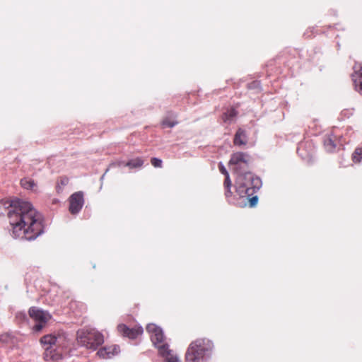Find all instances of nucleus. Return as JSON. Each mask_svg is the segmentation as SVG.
<instances>
[{
	"label": "nucleus",
	"instance_id": "f257e3e1",
	"mask_svg": "<svg viewBox=\"0 0 362 362\" xmlns=\"http://www.w3.org/2000/svg\"><path fill=\"white\" fill-rule=\"evenodd\" d=\"M8 218L13 235L16 238L32 240L43 233L42 216L28 202L13 201L8 211Z\"/></svg>",
	"mask_w": 362,
	"mask_h": 362
},
{
	"label": "nucleus",
	"instance_id": "f03ea898",
	"mask_svg": "<svg viewBox=\"0 0 362 362\" xmlns=\"http://www.w3.org/2000/svg\"><path fill=\"white\" fill-rule=\"evenodd\" d=\"M40 343L47 346L43 354L44 359L54 362L62 358L63 350L69 344L68 339L64 333L45 335L40 339Z\"/></svg>",
	"mask_w": 362,
	"mask_h": 362
},
{
	"label": "nucleus",
	"instance_id": "7ed1b4c3",
	"mask_svg": "<svg viewBox=\"0 0 362 362\" xmlns=\"http://www.w3.org/2000/svg\"><path fill=\"white\" fill-rule=\"evenodd\" d=\"M236 192L240 197H250L256 192L261 185L259 177L250 171L238 174L235 181Z\"/></svg>",
	"mask_w": 362,
	"mask_h": 362
},
{
	"label": "nucleus",
	"instance_id": "20e7f679",
	"mask_svg": "<svg viewBox=\"0 0 362 362\" xmlns=\"http://www.w3.org/2000/svg\"><path fill=\"white\" fill-rule=\"evenodd\" d=\"M213 343L207 339H197L192 341L185 354L187 362H201L212 350Z\"/></svg>",
	"mask_w": 362,
	"mask_h": 362
},
{
	"label": "nucleus",
	"instance_id": "39448f33",
	"mask_svg": "<svg viewBox=\"0 0 362 362\" xmlns=\"http://www.w3.org/2000/svg\"><path fill=\"white\" fill-rule=\"evenodd\" d=\"M76 339L81 346L92 350H96L104 342L103 335L95 329L78 330Z\"/></svg>",
	"mask_w": 362,
	"mask_h": 362
},
{
	"label": "nucleus",
	"instance_id": "423d86ee",
	"mask_svg": "<svg viewBox=\"0 0 362 362\" xmlns=\"http://www.w3.org/2000/svg\"><path fill=\"white\" fill-rule=\"evenodd\" d=\"M251 160L250 156L244 152H236L231 155L229 165H233V170L237 175L249 171V164Z\"/></svg>",
	"mask_w": 362,
	"mask_h": 362
},
{
	"label": "nucleus",
	"instance_id": "0eeeda50",
	"mask_svg": "<svg viewBox=\"0 0 362 362\" xmlns=\"http://www.w3.org/2000/svg\"><path fill=\"white\" fill-rule=\"evenodd\" d=\"M30 317L36 322L33 329L40 332L51 318V316L46 312L40 310L35 307H32L28 311Z\"/></svg>",
	"mask_w": 362,
	"mask_h": 362
},
{
	"label": "nucleus",
	"instance_id": "6e6552de",
	"mask_svg": "<svg viewBox=\"0 0 362 362\" xmlns=\"http://www.w3.org/2000/svg\"><path fill=\"white\" fill-rule=\"evenodd\" d=\"M146 331L150 334L153 344L158 349V346L165 344L163 343L164 335L162 329L155 324H148Z\"/></svg>",
	"mask_w": 362,
	"mask_h": 362
},
{
	"label": "nucleus",
	"instance_id": "1a4fd4ad",
	"mask_svg": "<svg viewBox=\"0 0 362 362\" xmlns=\"http://www.w3.org/2000/svg\"><path fill=\"white\" fill-rule=\"evenodd\" d=\"M117 331L123 337H127L131 339L137 338L143 333V329L141 327L129 328L124 324H120L117 326Z\"/></svg>",
	"mask_w": 362,
	"mask_h": 362
},
{
	"label": "nucleus",
	"instance_id": "9d476101",
	"mask_svg": "<svg viewBox=\"0 0 362 362\" xmlns=\"http://www.w3.org/2000/svg\"><path fill=\"white\" fill-rule=\"evenodd\" d=\"M83 205V195L81 192L74 193L69 198V211L72 214L79 212Z\"/></svg>",
	"mask_w": 362,
	"mask_h": 362
},
{
	"label": "nucleus",
	"instance_id": "9b49d317",
	"mask_svg": "<svg viewBox=\"0 0 362 362\" xmlns=\"http://www.w3.org/2000/svg\"><path fill=\"white\" fill-rule=\"evenodd\" d=\"M120 351L119 346L118 345H110L104 346L98 350L97 355L103 359L111 358L113 356L117 355Z\"/></svg>",
	"mask_w": 362,
	"mask_h": 362
},
{
	"label": "nucleus",
	"instance_id": "f8f14e48",
	"mask_svg": "<svg viewBox=\"0 0 362 362\" xmlns=\"http://www.w3.org/2000/svg\"><path fill=\"white\" fill-rule=\"evenodd\" d=\"M124 165L130 169L141 168L144 165V160L141 158H136L134 159H131L127 163H124L122 161H117L115 163H112L109 165V168L114 167H119L120 165Z\"/></svg>",
	"mask_w": 362,
	"mask_h": 362
},
{
	"label": "nucleus",
	"instance_id": "ddd939ff",
	"mask_svg": "<svg viewBox=\"0 0 362 362\" xmlns=\"http://www.w3.org/2000/svg\"><path fill=\"white\" fill-rule=\"evenodd\" d=\"M159 354L165 358L167 362H179L176 356H174L169 350L168 344L158 346Z\"/></svg>",
	"mask_w": 362,
	"mask_h": 362
},
{
	"label": "nucleus",
	"instance_id": "4468645a",
	"mask_svg": "<svg viewBox=\"0 0 362 362\" xmlns=\"http://www.w3.org/2000/svg\"><path fill=\"white\" fill-rule=\"evenodd\" d=\"M313 147L311 141H305L298 147V153L303 158L307 156L311 158Z\"/></svg>",
	"mask_w": 362,
	"mask_h": 362
},
{
	"label": "nucleus",
	"instance_id": "2eb2a0df",
	"mask_svg": "<svg viewBox=\"0 0 362 362\" xmlns=\"http://www.w3.org/2000/svg\"><path fill=\"white\" fill-rule=\"evenodd\" d=\"M247 134L244 129L239 128L234 136L233 143L235 146H243L247 144Z\"/></svg>",
	"mask_w": 362,
	"mask_h": 362
},
{
	"label": "nucleus",
	"instance_id": "dca6fc26",
	"mask_svg": "<svg viewBox=\"0 0 362 362\" xmlns=\"http://www.w3.org/2000/svg\"><path fill=\"white\" fill-rule=\"evenodd\" d=\"M324 146L325 149L329 152H332L337 147L334 139L332 136H327L324 140Z\"/></svg>",
	"mask_w": 362,
	"mask_h": 362
},
{
	"label": "nucleus",
	"instance_id": "f3484780",
	"mask_svg": "<svg viewBox=\"0 0 362 362\" xmlns=\"http://www.w3.org/2000/svg\"><path fill=\"white\" fill-rule=\"evenodd\" d=\"M69 182V179L66 176H61L57 178L56 183V190L57 193L62 192L64 186L67 185Z\"/></svg>",
	"mask_w": 362,
	"mask_h": 362
},
{
	"label": "nucleus",
	"instance_id": "a211bd4d",
	"mask_svg": "<svg viewBox=\"0 0 362 362\" xmlns=\"http://www.w3.org/2000/svg\"><path fill=\"white\" fill-rule=\"evenodd\" d=\"M356 74L358 78L354 80L355 88L360 94L362 95V66Z\"/></svg>",
	"mask_w": 362,
	"mask_h": 362
},
{
	"label": "nucleus",
	"instance_id": "6ab92c4d",
	"mask_svg": "<svg viewBox=\"0 0 362 362\" xmlns=\"http://www.w3.org/2000/svg\"><path fill=\"white\" fill-rule=\"evenodd\" d=\"M238 112L235 108H230L223 113L222 119L224 122L232 120L237 116Z\"/></svg>",
	"mask_w": 362,
	"mask_h": 362
},
{
	"label": "nucleus",
	"instance_id": "aec40b11",
	"mask_svg": "<svg viewBox=\"0 0 362 362\" xmlns=\"http://www.w3.org/2000/svg\"><path fill=\"white\" fill-rule=\"evenodd\" d=\"M21 185L23 188L27 189H32L35 186L34 181L29 178L22 179L21 180Z\"/></svg>",
	"mask_w": 362,
	"mask_h": 362
},
{
	"label": "nucleus",
	"instance_id": "412c9836",
	"mask_svg": "<svg viewBox=\"0 0 362 362\" xmlns=\"http://www.w3.org/2000/svg\"><path fill=\"white\" fill-rule=\"evenodd\" d=\"M223 185L226 189V192H225L226 197H230V195H231V191H230L231 181L230 179L229 174H227V176H226Z\"/></svg>",
	"mask_w": 362,
	"mask_h": 362
},
{
	"label": "nucleus",
	"instance_id": "4be33fe9",
	"mask_svg": "<svg viewBox=\"0 0 362 362\" xmlns=\"http://www.w3.org/2000/svg\"><path fill=\"white\" fill-rule=\"evenodd\" d=\"M362 159V148H356L352 154V160L357 163Z\"/></svg>",
	"mask_w": 362,
	"mask_h": 362
},
{
	"label": "nucleus",
	"instance_id": "5701e85b",
	"mask_svg": "<svg viewBox=\"0 0 362 362\" xmlns=\"http://www.w3.org/2000/svg\"><path fill=\"white\" fill-rule=\"evenodd\" d=\"M178 122L177 121H174L170 119L168 117H165L163 119L161 122V127L163 128L170 127L172 128L175 126Z\"/></svg>",
	"mask_w": 362,
	"mask_h": 362
},
{
	"label": "nucleus",
	"instance_id": "b1692460",
	"mask_svg": "<svg viewBox=\"0 0 362 362\" xmlns=\"http://www.w3.org/2000/svg\"><path fill=\"white\" fill-rule=\"evenodd\" d=\"M243 198H246L248 202L250 207L255 206L258 202V197L257 196H250V197H242Z\"/></svg>",
	"mask_w": 362,
	"mask_h": 362
},
{
	"label": "nucleus",
	"instance_id": "393cba45",
	"mask_svg": "<svg viewBox=\"0 0 362 362\" xmlns=\"http://www.w3.org/2000/svg\"><path fill=\"white\" fill-rule=\"evenodd\" d=\"M162 163H163L162 160L157 158H152L151 159V163L155 168H161Z\"/></svg>",
	"mask_w": 362,
	"mask_h": 362
},
{
	"label": "nucleus",
	"instance_id": "a878e982",
	"mask_svg": "<svg viewBox=\"0 0 362 362\" xmlns=\"http://www.w3.org/2000/svg\"><path fill=\"white\" fill-rule=\"evenodd\" d=\"M218 169L220 172L223 174L225 176H227V174H228V171L226 170V168L223 166V165L220 163L218 164Z\"/></svg>",
	"mask_w": 362,
	"mask_h": 362
},
{
	"label": "nucleus",
	"instance_id": "bb28decb",
	"mask_svg": "<svg viewBox=\"0 0 362 362\" xmlns=\"http://www.w3.org/2000/svg\"><path fill=\"white\" fill-rule=\"evenodd\" d=\"M9 335L6 334H2L1 335L0 337V341H4V342H7L8 339H9Z\"/></svg>",
	"mask_w": 362,
	"mask_h": 362
},
{
	"label": "nucleus",
	"instance_id": "cd10ccee",
	"mask_svg": "<svg viewBox=\"0 0 362 362\" xmlns=\"http://www.w3.org/2000/svg\"><path fill=\"white\" fill-rule=\"evenodd\" d=\"M18 315L22 316L23 318H25V315H22V314H18L16 317H18Z\"/></svg>",
	"mask_w": 362,
	"mask_h": 362
}]
</instances>
